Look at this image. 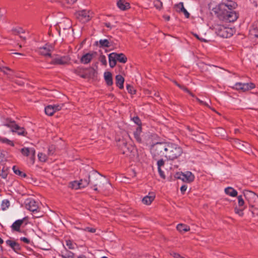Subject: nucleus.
Returning a JSON list of instances; mask_svg holds the SVG:
<instances>
[{"instance_id": "f257e3e1", "label": "nucleus", "mask_w": 258, "mask_h": 258, "mask_svg": "<svg viewBox=\"0 0 258 258\" xmlns=\"http://www.w3.org/2000/svg\"><path fill=\"white\" fill-rule=\"evenodd\" d=\"M237 5L231 0H224L219 6L220 19L228 22H232L237 20L238 15L233 11Z\"/></svg>"}, {"instance_id": "f03ea898", "label": "nucleus", "mask_w": 258, "mask_h": 258, "mask_svg": "<svg viewBox=\"0 0 258 258\" xmlns=\"http://www.w3.org/2000/svg\"><path fill=\"white\" fill-rule=\"evenodd\" d=\"M165 157L169 160H174L179 157L182 153L180 146H167L164 148Z\"/></svg>"}, {"instance_id": "7ed1b4c3", "label": "nucleus", "mask_w": 258, "mask_h": 258, "mask_svg": "<svg viewBox=\"0 0 258 258\" xmlns=\"http://www.w3.org/2000/svg\"><path fill=\"white\" fill-rule=\"evenodd\" d=\"M4 125L10 128L12 132L17 133L18 135L25 136L27 135L25 128L18 125L14 120H7Z\"/></svg>"}, {"instance_id": "20e7f679", "label": "nucleus", "mask_w": 258, "mask_h": 258, "mask_svg": "<svg viewBox=\"0 0 258 258\" xmlns=\"http://www.w3.org/2000/svg\"><path fill=\"white\" fill-rule=\"evenodd\" d=\"M92 183L94 185V190L95 191L98 190V188L96 187L99 183H100V185H104L105 184H109L110 185V183H109L108 181L105 179V178H102V175L99 174V173L97 172V171H94L92 173Z\"/></svg>"}, {"instance_id": "39448f33", "label": "nucleus", "mask_w": 258, "mask_h": 258, "mask_svg": "<svg viewBox=\"0 0 258 258\" xmlns=\"http://www.w3.org/2000/svg\"><path fill=\"white\" fill-rule=\"evenodd\" d=\"M216 33L218 35L223 38L230 37L233 35L234 30L230 28L225 27L223 26H217L216 28Z\"/></svg>"}, {"instance_id": "423d86ee", "label": "nucleus", "mask_w": 258, "mask_h": 258, "mask_svg": "<svg viewBox=\"0 0 258 258\" xmlns=\"http://www.w3.org/2000/svg\"><path fill=\"white\" fill-rule=\"evenodd\" d=\"M92 13L89 11L83 10L77 12L75 15L76 18L82 23L88 22L92 18Z\"/></svg>"}, {"instance_id": "0eeeda50", "label": "nucleus", "mask_w": 258, "mask_h": 258, "mask_svg": "<svg viewBox=\"0 0 258 258\" xmlns=\"http://www.w3.org/2000/svg\"><path fill=\"white\" fill-rule=\"evenodd\" d=\"M175 177L188 183L192 182L195 179L194 175L190 171H186L184 173H177Z\"/></svg>"}, {"instance_id": "6e6552de", "label": "nucleus", "mask_w": 258, "mask_h": 258, "mask_svg": "<svg viewBox=\"0 0 258 258\" xmlns=\"http://www.w3.org/2000/svg\"><path fill=\"white\" fill-rule=\"evenodd\" d=\"M21 152L24 156L30 157L32 161V164H34L35 154V150L34 148L31 147H25L21 150Z\"/></svg>"}, {"instance_id": "1a4fd4ad", "label": "nucleus", "mask_w": 258, "mask_h": 258, "mask_svg": "<svg viewBox=\"0 0 258 258\" xmlns=\"http://www.w3.org/2000/svg\"><path fill=\"white\" fill-rule=\"evenodd\" d=\"M255 87L254 84L250 83H237L235 85V88L238 90H241L243 92L248 91L250 89H253Z\"/></svg>"}, {"instance_id": "9d476101", "label": "nucleus", "mask_w": 258, "mask_h": 258, "mask_svg": "<svg viewBox=\"0 0 258 258\" xmlns=\"http://www.w3.org/2000/svg\"><path fill=\"white\" fill-rule=\"evenodd\" d=\"M25 207L27 209L32 211H37L38 206L37 203L32 199H28L25 202Z\"/></svg>"}, {"instance_id": "9b49d317", "label": "nucleus", "mask_w": 258, "mask_h": 258, "mask_svg": "<svg viewBox=\"0 0 258 258\" xmlns=\"http://www.w3.org/2000/svg\"><path fill=\"white\" fill-rule=\"evenodd\" d=\"M243 194L245 198L250 204L253 202H254V201L258 198V196H257L254 192L250 190H244Z\"/></svg>"}, {"instance_id": "f8f14e48", "label": "nucleus", "mask_w": 258, "mask_h": 258, "mask_svg": "<svg viewBox=\"0 0 258 258\" xmlns=\"http://www.w3.org/2000/svg\"><path fill=\"white\" fill-rule=\"evenodd\" d=\"M52 50L53 46L52 45L46 44L44 46L39 48V52L42 55L50 56V52Z\"/></svg>"}, {"instance_id": "ddd939ff", "label": "nucleus", "mask_w": 258, "mask_h": 258, "mask_svg": "<svg viewBox=\"0 0 258 258\" xmlns=\"http://www.w3.org/2000/svg\"><path fill=\"white\" fill-rule=\"evenodd\" d=\"M174 9L177 12L183 13L186 18H189V13L184 8L183 3L182 2H180L179 4L175 5L174 6Z\"/></svg>"}, {"instance_id": "4468645a", "label": "nucleus", "mask_w": 258, "mask_h": 258, "mask_svg": "<svg viewBox=\"0 0 258 258\" xmlns=\"http://www.w3.org/2000/svg\"><path fill=\"white\" fill-rule=\"evenodd\" d=\"M69 59L67 57H57L52 60L51 61L52 64H64L68 62Z\"/></svg>"}, {"instance_id": "2eb2a0df", "label": "nucleus", "mask_w": 258, "mask_h": 258, "mask_svg": "<svg viewBox=\"0 0 258 258\" xmlns=\"http://www.w3.org/2000/svg\"><path fill=\"white\" fill-rule=\"evenodd\" d=\"M155 196L153 192L149 193V195L145 196L142 200L143 204L149 205L154 201Z\"/></svg>"}, {"instance_id": "dca6fc26", "label": "nucleus", "mask_w": 258, "mask_h": 258, "mask_svg": "<svg viewBox=\"0 0 258 258\" xmlns=\"http://www.w3.org/2000/svg\"><path fill=\"white\" fill-rule=\"evenodd\" d=\"M6 244L10 246L16 252H18L20 250V245L16 242L15 241H13L11 240H7L6 241Z\"/></svg>"}, {"instance_id": "f3484780", "label": "nucleus", "mask_w": 258, "mask_h": 258, "mask_svg": "<svg viewBox=\"0 0 258 258\" xmlns=\"http://www.w3.org/2000/svg\"><path fill=\"white\" fill-rule=\"evenodd\" d=\"M93 56V53H87L81 57L80 61L83 64H87L92 59Z\"/></svg>"}, {"instance_id": "a211bd4d", "label": "nucleus", "mask_w": 258, "mask_h": 258, "mask_svg": "<svg viewBox=\"0 0 258 258\" xmlns=\"http://www.w3.org/2000/svg\"><path fill=\"white\" fill-rule=\"evenodd\" d=\"M117 6L121 10L125 11L130 8V4L124 0H119L117 3Z\"/></svg>"}, {"instance_id": "6ab92c4d", "label": "nucleus", "mask_w": 258, "mask_h": 258, "mask_svg": "<svg viewBox=\"0 0 258 258\" xmlns=\"http://www.w3.org/2000/svg\"><path fill=\"white\" fill-rule=\"evenodd\" d=\"M109 66L111 68L115 67L117 59L116 57V53L113 52L110 53L109 56Z\"/></svg>"}, {"instance_id": "aec40b11", "label": "nucleus", "mask_w": 258, "mask_h": 258, "mask_svg": "<svg viewBox=\"0 0 258 258\" xmlns=\"http://www.w3.org/2000/svg\"><path fill=\"white\" fill-rule=\"evenodd\" d=\"M105 81L108 86H111L113 84L112 74L109 72H105L104 74Z\"/></svg>"}, {"instance_id": "412c9836", "label": "nucleus", "mask_w": 258, "mask_h": 258, "mask_svg": "<svg viewBox=\"0 0 258 258\" xmlns=\"http://www.w3.org/2000/svg\"><path fill=\"white\" fill-rule=\"evenodd\" d=\"M224 190L226 194L231 197H235L237 195V191L232 187H226Z\"/></svg>"}, {"instance_id": "4be33fe9", "label": "nucleus", "mask_w": 258, "mask_h": 258, "mask_svg": "<svg viewBox=\"0 0 258 258\" xmlns=\"http://www.w3.org/2000/svg\"><path fill=\"white\" fill-rule=\"evenodd\" d=\"M116 84V85L120 88L122 89L123 88L124 78L122 76L118 75L115 77Z\"/></svg>"}, {"instance_id": "5701e85b", "label": "nucleus", "mask_w": 258, "mask_h": 258, "mask_svg": "<svg viewBox=\"0 0 258 258\" xmlns=\"http://www.w3.org/2000/svg\"><path fill=\"white\" fill-rule=\"evenodd\" d=\"M177 230L182 233L183 232H187L190 230V228L188 226L183 224H179L176 226Z\"/></svg>"}, {"instance_id": "b1692460", "label": "nucleus", "mask_w": 258, "mask_h": 258, "mask_svg": "<svg viewBox=\"0 0 258 258\" xmlns=\"http://www.w3.org/2000/svg\"><path fill=\"white\" fill-rule=\"evenodd\" d=\"M23 223V220H18L16 221L12 225L13 230L18 231L20 230L21 225Z\"/></svg>"}, {"instance_id": "393cba45", "label": "nucleus", "mask_w": 258, "mask_h": 258, "mask_svg": "<svg viewBox=\"0 0 258 258\" xmlns=\"http://www.w3.org/2000/svg\"><path fill=\"white\" fill-rule=\"evenodd\" d=\"M116 57L117 60L121 63H125L127 60L126 57L123 53H116Z\"/></svg>"}, {"instance_id": "a878e982", "label": "nucleus", "mask_w": 258, "mask_h": 258, "mask_svg": "<svg viewBox=\"0 0 258 258\" xmlns=\"http://www.w3.org/2000/svg\"><path fill=\"white\" fill-rule=\"evenodd\" d=\"M69 187L73 189H78L79 188H82L81 187L80 181H76V180L71 182L69 184Z\"/></svg>"}, {"instance_id": "bb28decb", "label": "nucleus", "mask_w": 258, "mask_h": 258, "mask_svg": "<svg viewBox=\"0 0 258 258\" xmlns=\"http://www.w3.org/2000/svg\"><path fill=\"white\" fill-rule=\"evenodd\" d=\"M142 132V128L141 126L137 127L136 131L134 132V136L136 139L138 141L139 143L141 142V138L140 135Z\"/></svg>"}, {"instance_id": "cd10ccee", "label": "nucleus", "mask_w": 258, "mask_h": 258, "mask_svg": "<svg viewBox=\"0 0 258 258\" xmlns=\"http://www.w3.org/2000/svg\"><path fill=\"white\" fill-rule=\"evenodd\" d=\"M254 203L253 205H251V207L253 208L251 212L253 215L258 216V198L254 201Z\"/></svg>"}, {"instance_id": "c85d7f7f", "label": "nucleus", "mask_w": 258, "mask_h": 258, "mask_svg": "<svg viewBox=\"0 0 258 258\" xmlns=\"http://www.w3.org/2000/svg\"><path fill=\"white\" fill-rule=\"evenodd\" d=\"M64 23H66V25H62V23H59V24H58V27L60 29L61 28L63 29V30H66V29H69V28H71V25L70 24V20L69 19H66L65 20V21H64Z\"/></svg>"}, {"instance_id": "c756f323", "label": "nucleus", "mask_w": 258, "mask_h": 258, "mask_svg": "<svg viewBox=\"0 0 258 258\" xmlns=\"http://www.w3.org/2000/svg\"><path fill=\"white\" fill-rule=\"evenodd\" d=\"M99 42L100 46L106 47L110 46L111 43L108 39H100Z\"/></svg>"}, {"instance_id": "7c9ffc66", "label": "nucleus", "mask_w": 258, "mask_h": 258, "mask_svg": "<svg viewBox=\"0 0 258 258\" xmlns=\"http://www.w3.org/2000/svg\"><path fill=\"white\" fill-rule=\"evenodd\" d=\"M45 112L47 115L49 116L53 115L55 112L52 105H48L45 108Z\"/></svg>"}, {"instance_id": "2f4dec72", "label": "nucleus", "mask_w": 258, "mask_h": 258, "mask_svg": "<svg viewBox=\"0 0 258 258\" xmlns=\"http://www.w3.org/2000/svg\"><path fill=\"white\" fill-rule=\"evenodd\" d=\"M79 181L80 183L81 188H84V187L87 186L90 182V175H89L88 179H82L80 180Z\"/></svg>"}, {"instance_id": "473e14b6", "label": "nucleus", "mask_w": 258, "mask_h": 258, "mask_svg": "<svg viewBox=\"0 0 258 258\" xmlns=\"http://www.w3.org/2000/svg\"><path fill=\"white\" fill-rule=\"evenodd\" d=\"M125 147H126L127 151H124L123 152V154H126V155H127V156H131V155H130V154L132 152H133L134 153L136 151V150L135 148V146H131L128 147L127 146H125Z\"/></svg>"}, {"instance_id": "72a5a7b5", "label": "nucleus", "mask_w": 258, "mask_h": 258, "mask_svg": "<svg viewBox=\"0 0 258 258\" xmlns=\"http://www.w3.org/2000/svg\"><path fill=\"white\" fill-rule=\"evenodd\" d=\"M9 206H10V202L8 200H5L3 201L2 204H1V207H2V209L3 211H5L6 209H7Z\"/></svg>"}, {"instance_id": "f704fd0d", "label": "nucleus", "mask_w": 258, "mask_h": 258, "mask_svg": "<svg viewBox=\"0 0 258 258\" xmlns=\"http://www.w3.org/2000/svg\"><path fill=\"white\" fill-rule=\"evenodd\" d=\"M13 171L14 173L17 175H19L22 177H26V174L25 173L22 172L19 169H18L16 166H14L13 168Z\"/></svg>"}, {"instance_id": "c9c22d12", "label": "nucleus", "mask_w": 258, "mask_h": 258, "mask_svg": "<svg viewBox=\"0 0 258 258\" xmlns=\"http://www.w3.org/2000/svg\"><path fill=\"white\" fill-rule=\"evenodd\" d=\"M39 160L41 162H45L47 160L46 155L42 153H39L38 154Z\"/></svg>"}, {"instance_id": "e433bc0d", "label": "nucleus", "mask_w": 258, "mask_h": 258, "mask_svg": "<svg viewBox=\"0 0 258 258\" xmlns=\"http://www.w3.org/2000/svg\"><path fill=\"white\" fill-rule=\"evenodd\" d=\"M66 244L69 249H73L75 248L76 244L74 243L71 240H68L66 241Z\"/></svg>"}, {"instance_id": "4c0bfd02", "label": "nucleus", "mask_w": 258, "mask_h": 258, "mask_svg": "<svg viewBox=\"0 0 258 258\" xmlns=\"http://www.w3.org/2000/svg\"><path fill=\"white\" fill-rule=\"evenodd\" d=\"M155 7L158 9H161L162 7V3L160 0H155L154 2Z\"/></svg>"}, {"instance_id": "58836bf2", "label": "nucleus", "mask_w": 258, "mask_h": 258, "mask_svg": "<svg viewBox=\"0 0 258 258\" xmlns=\"http://www.w3.org/2000/svg\"><path fill=\"white\" fill-rule=\"evenodd\" d=\"M1 141V143L2 144H7L9 145H14L13 143L12 142L6 138H2L0 139Z\"/></svg>"}, {"instance_id": "ea45409f", "label": "nucleus", "mask_w": 258, "mask_h": 258, "mask_svg": "<svg viewBox=\"0 0 258 258\" xmlns=\"http://www.w3.org/2000/svg\"><path fill=\"white\" fill-rule=\"evenodd\" d=\"M238 204L239 207H242L244 204V200L241 196L238 197Z\"/></svg>"}, {"instance_id": "a19ab883", "label": "nucleus", "mask_w": 258, "mask_h": 258, "mask_svg": "<svg viewBox=\"0 0 258 258\" xmlns=\"http://www.w3.org/2000/svg\"><path fill=\"white\" fill-rule=\"evenodd\" d=\"M63 105H64L63 104H56V105H52V106L54 108V112H55L56 111L60 110L62 108Z\"/></svg>"}, {"instance_id": "79ce46f5", "label": "nucleus", "mask_w": 258, "mask_h": 258, "mask_svg": "<svg viewBox=\"0 0 258 258\" xmlns=\"http://www.w3.org/2000/svg\"><path fill=\"white\" fill-rule=\"evenodd\" d=\"M244 209V208H242L240 209H238L237 208H235V212L236 214H238L240 216H242L243 215V210Z\"/></svg>"}, {"instance_id": "37998d69", "label": "nucleus", "mask_w": 258, "mask_h": 258, "mask_svg": "<svg viewBox=\"0 0 258 258\" xmlns=\"http://www.w3.org/2000/svg\"><path fill=\"white\" fill-rule=\"evenodd\" d=\"M126 89L128 92L131 94H133L135 93V90H134V88L130 86V85H127Z\"/></svg>"}, {"instance_id": "c03bdc74", "label": "nucleus", "mask_w": 258, "mask_h": 258, "mask_svg": "<svg viewBox=\"0 0 258 258\" xmlns=\"http://www.w3.org/2000/svg\"><path fill=\"white\" fill-rule=\"evenodd\" d=\"M14 31L15 33V34H18V35H20V34H23L24 33L23 30L21 28H19L18 29H16L14 30Z\"/></svg>"}, {"instance_id": "a18cd8bd", "label": "nucleus", "mask_w": 258, "mask_h": 258, "mask_svg": "<svg viewBox=\"0 0 258 258\" xmlns=\"http://www.w3.org/2000/svg\"><path fill=\"white\" fill-rule=\"evenodd\" d=\"M133 120L134 121V122L139 125V126H140L141 125V120L140 119V118L138 117V116H136V117H134L133 118Z\"/></svg>"}, {"instance_id": "49530a36", "label": "nucleus", "mask_w": 258, "mask_h": 258, "mask_svg": "<svg viewBox=\"0 0 258 258\" xmlns=\"http://www.w3.org/2000/svg\"><path fill=\"white\" fill-rule=\"evenodd\" d=\"M4 69H6V70H9V71H11V69H10V68H8V67H6L4 66H3V65H2V64H1V63L0 62V70H1V71H2L4 73H6L5 72V70H4Z\"/></svg>"}, {"instance_id": "de8ad7c7", "label": "nucleus", "mask_w": 258, "mask_h": 258, "mask_svg": "<svg viewBox=\"0 0 258 258\" xmlns=\"http://www.w3.org/2000/svg\"><path fill=\"white\" fill-rule=\"evenodd\" d=\"M62 257L63 258H73L74 253L71 252H69L67 254L62 255Z\"/></svg>"}, {"instance_id": "09e8293b", "label": "nucleus", "mask_w": 258, "mask_h": 258, "mask_svg": "<svg viewBox=\"0 0 258 258\" xmlns=\"http://www.w3.org/2000/svg\"><path fill=\"white\" fill-rule=\"evenodd\" d=\"M171 255H172L174 258H185L183 256H181L180 254L175 252L171 253Z\"/></svg>"}, {"instance_id": "8fccbe9b", "label": "nucleus", "mask_w": 258, "mask_h": 258, "mask_svg": "<svg viewBox=\"0 0 258 258\" xmlns=\"http://www.w3.org/2000/svg\"><path fill=\"white\" fill-rule=\"evenodd\" d=\"M180 89H182L184 91L188 93L191 96L194 97V95L192 93H191L186 87H185L183 86H181V87H180Z\"/></svg>"}, {"instance_id": "3c124183", "label": "nucleus", "mask_w": 258, "mask_h": 258, "mask_svg": "<svg viewBox=\"0 0 258 258\" xmlns=\"http://www.w3.org/2000/svg\"><path fill=\"white\" fill-rule=\"evenodd\" d=\"M158 170L159 173L160 174V176L163 179H165V175H164L163 171H162L161 168H158Z\"/></svg>"}, {"instance_id": "603ef678", "label": "nucleus", "mask_w": 258, "mask_h": 258, "mask_svg": "<svg viewBox=\"0 0 258 258\" xmlns=\"http://www.w3.org/2000/svg\"><path fill=\"white\" fill-rule=\"evenodd\" d=\"M100 60L103 64L106 65L107 64V61L105 56H101Z\"/></svg>"}, {"instance_id": "864d4df0", "label": "nucleus", "mask_w": 258, "mask_h": 258, "mask_svg": "<svg viewBox=\"0 0 258 258\" xmlns=\"http://www.w3.org/2000/svg\"><path fill=\"white\" fill-rule=\"evenodd\" d=\"M85 231H87L91 233H94L96 231V229L93 228L86 227L84 229Z\"/></svg>"}, {"instance_id": "5fc2aeb1", "label": "nucleus", "mask_w": 258, "mask_h": 258, "mask_svg": "<svg viewBox=\"0 0 258 258\" xmlns=\"http://www.w3.org/2000/svg\"><path fill=\"white\" fill-rule=\"evenodd\" d=\"M164 164V161L162 159L160 160L157 162L158 168H161V167L163 166Z\"/></svg>"}, {"instance_id": "6e6d98bb", "label": "nucleus", "mask_w": 258, "mask_h": 258, "mask_svg": "<svg viewBox=\"0 0 258 258\" xmlns=\"http://www.w3.org/2000/svg\"><path fill=\"white\" fill-rule=\"evenodd\" d=\"M196 99H197V101H198L200 103H201V104H203V105H205V106H208V107H209V105H208V104L207 103H206V102H204V101H203L202 100H200V99H199L198 98H196Z\"/></svg>"}, {"instance_id": "4d7b16f0", "label": "nucleus", "mask_w": 258, "mask_h": 258, "mask_svg": "<svg viewBox=\"0 0 258 258\" xmlns=\"http://www.w3.org/2000/svg\"><path fill=\"white\" fill-rule=\"evenodd\" d=\"M0 176H2L3 178H6L7 176V173L6 172L4 171V170L0 173Z\"/></svg>"}, {"instance_id": "13d9d810", "label": "nucleus", "mask_w": 258, "mask_h": 258, "mask_svg": "<svg viewBox=\"0 0 258 258\" xmlns=\"http://www.w3.org/2000/svg\"><path fill=\"white\" fill-rule=\"evenodd\" d=\"M186 189H187V186L185 185H183L180 187V190H181V192H182V193H184L186 190Z\"/></svg>"}, {"instance_id": "bf43d9fd", "label": "nucleus", "mask_w": 258, "mask_h": 258, "mask_svg": "<svg viewBox=\"0 0 258 258\" xmlns=\"http://www.w3.org/2000/svg\"><path fill=\"white\" fill-rule=\"evenodd\" d=\"M20 239L21 241L25 242L26 243H29L30 242L29 239L26 237H21Z\"/></svg>"}, {"instance_id": "052dcab7", "label": "nucleus", "mask_w": 258, "mask_h": 258, "mask_svg": "<svg viewBox=\"0 0 258 258\" xmlns=\"http://www.w3.org/2000/svg\"><path fill=\"white\" fill-rule=\"evenodd\" d=\"M82 70H83V69H81V68H78V69H76V70H75V73L76 74H77V75H78L80 76V75H81V71H82Z\"/></svg>"}, {"instance_id": "680f3d73", "label": "nucleus", "mask_w": 258, "mask_h": 258, "mask_svg": "<svg viewBox=\"0 0 258 258\" xmlns=\"http://www.w3.org/2000/svg\"><path fill=\"white\" fill-rule=\"evenodd\" d=\"M193 35L197 38H198V39H199L200 40L202 41H206V40L204 39V38H201L199 37V36L197 34H195V33H194Z\"/></svg>"}, {"instance_id": "e2e57ef3", "label": "nucleus", "mask_w": 258, "mask_h": 258, "mask_svg": "<svg viewBox=\"0 0 258 258\" xmlns=\"http://www.w3.org/2000/svg\"><path fill=\"white\" fill-rule=\"evenodd\" d=\"M77 0H66V2L69 4H73Z\"/></svg>"}, {"instance_id": "0e129e2a", "label": "nucleus", "mask_w": 258, "mask_h": 258, "mask_svg": "<svg viewBox=\"0 0 258 258\" xmlns=\"http://www.w3.org/2000/svg\"><path fill=\"white\" fill-rule=\"evenodd\" d=\"M166 143H167L163 142H157L154 143V145H156L157 144H166Z\"/></svg>"}, {"instance_id": "69168bd1", "label": "nucleus", "mask_w": 258, "mask_h": 258, "mask_svg": "<svg viewBox=\"0 0 258 258\" xmlns=\"http://www.w3.org/2000/svg\"><path fill=\"white\" fill-rule=\"evenodd\" d=\"M105 26L108 27V28H111V24L110 23H105Z\"/></svg>"}, {"instance_id": "338daca9", "label": "nucleus", "mask_w": 258, "mask_h": 258, "mask_svg": "<svg viewBox=\"0 0 258 258\" xmlns=\"http://www.w3.org/2000/svg\"><path fill=\"white\" fill-rule=\"evenodd\" d=\"M234 143L241 144V143H240V141L237 140V139L235 140Z\"/></svg>"}, {"instance_id": "774afa93", "label": "nucleus", "mask_w": 258, "mask_h": 258, "mask_svg": "<svg viewBox=\"0 0 258 258\" xmlns=\"http://www.w3.org/2000/svg\"><path fill=\"white\" fill-rule=\"evenodd\" d=\"M78 258H86V257L85 255H79L78 257Z\"/></svg>"}]
</instances>
